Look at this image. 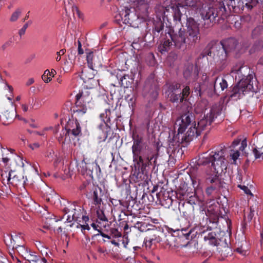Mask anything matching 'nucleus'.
<instances>
[{
  "label": "nucleus",
  "mask_w": 263,
  "mask_h": 263,
  "mask_svg": "<svg viewBox=\"0 0 263 263\" xmlns=\"http://www.w3.org/2000/svg\"><path fill=\"white\" fill-rule=\"evenodd\" d=\"M236 251L242 255H245L246 253V251L243 250L242 248H238L236 249Z\"/></svg>",
  "instance_id": "obj_56"
},
{
  "label": "nucleus",
  "mask_w": 263,
  "mask_h": 263,
  "mask_svg": "<svg viewBox=\"0 0 263 263\" xmlns=\"http://www.w3.org/2000/svg\"><path fill=\"white\" fill-rule=\"evenodd\" d=\"M193 68V65L189 66L184 71L183 74L184 77L188 78L191 76V70H192Z\"/></svg>",
  "instance_id": "obj_44"
},
{
  "label": "nucleus",
  "mask_w": 263,
  "mask_h": 263,
  "mask_svg": "<svg viewBox=\"0 0 263 263\" xmlns=\"http://www.w3.org/2000/svg\"><path fill=\"white\" fill-rule=\"evenodd\" d=\"M71 210L70 215H68L67 218L69 222L72 220H78L83 214V209L81 207L74 204H71Z\"/></svg>",
  "instance_id": "obj_15"
},
{
  "label": "nucleus",
  "mask_w": 263,
  "mask_h": 263,
  "mask_svg": "<svg viewBox=\"0 0 263 263\" xmlns=\"http://www.w3.org/2000/svg\"><path fill=\"white\" fill-rule=\"evenodd\" d=\"M209 243L217 246L218 243L217 242V240L216 239L215 237H214L212 238L211 240L209 241Z\"/></svg>",
  "instance_id": "obj_57"
},
{
  "label": "nucleus",
  "mask_w": 263,
  "mask_h": 263,
  "mask_svg": "<svg viewBox=\"0 0 263 263\" xmlns=\"http://www.w3.org/2000/svg\"><path fill=\"white\" fill-rule=\"evenodd\" d=\"M221 45L228 54H237L239 51V45L237 41L234 38H230L221 42Z\"/></svg>",
  "instance_id": "obj_9"
},
{
  "label": "nucleus",
  "mask_w": 263,
  "mask_h": 263,
  "mask_svg": "<svg viewBox=\"0 0 263 263\" xmlns=\"http://www.w3.org/2000/svg\"><path fill=\"white\" fill-rule=\"evenodd\" d=\"M212 121L213 119L207 115L206 117H204L202 119L200 120L198 122V126L196 127V128L199 130L200 134L202 130L205 129L208 125L211 124Z\"/></svg>",
  "instance_id": "obj_21"
},
{
  "label": "nucleus",
  "mask_w": 263,
  "mask_h": 263,
  "mask_svg": "<svg viewBox=\"0 0 263 263\" xmlns=\"http://www.w3.org/2000/svg\"><path fill=\"white\" fill-rule=\"evenodd\" d=\"M209 180L211 183H218V186L213 185L212 184L210 186L206 188V193L209 196L211 195L214 191L218 190L223 187V181L219 179L217 176H215L214 178H209Z\"/></svg>",
  "instance_id": "obj_16"
},
{
  "label": "nucleus",
  "mask_w": 263,
  "mask_h": 263,
  "mask_svg": "<svg viewBox=\"0 0 263 263\" xmlns=\"http://www.w3.org/2000/svg\"><path fill=\"white\" fill-rule=\"evenodd\" d=\"M87 91L79 92L76 96V105L77 107L86 106L87 104L89 103L91 100V97L87 94Z\"/></svg>",
  "instance_id": "obj_11"
},
{
  "label": "nucleus",
  "mask_w": 263,
  "mask_h": 263,
  "mask_svg": "<svg viewBox=\"0 0 263 263\" xmlns=\"http://www.w3.org/2000/svg\"><path fill=\"white\" fill-rule=\"evenodd\" d=\"M185 189H188L186 184H183L182 186L179 187L177 191V196L178 198L180 200H183L189 197V192Z\"/></svg>",
  "instance_id": "obj_22"
},
{
  "label": "nucleus",
  "mask_w": 263,
  "mask_h": 263,
  "mask_svg": "<svg viewBox=\"0 0 263 263\" xmlns=\"http://www.w3.org/2000/svg\"><path fill=\"white\" fill-rule=\"evenodd\" d=\"M22 108L24 112H27L28 110V106L25 104L22 105Z\"/></svg>",
  "instance_id": "obj_62"
},
{
  "label": "nucleus",
  "mask_w": 263,
  "mask_h": 263,
  "mask_svg": "<svg viewBox=\"0 0 263 263\" xmlns=\"http://www.w3.org/2000/svg\"><path fill=\"white\" fill-rule=\"evenodd\" d=\"M202 88L201 85L198 84L197 86L195 87V91L197 92V95H199V96H201V91Z\"/></svg>",
  "instance_id": "obj_50"
},
{
  "label": "nucleus",
  "mask_w": 263,
  "mask_h": 263,
  "mask_svg": "<svg viewBox=\"0 0 263 263\" xmlns=\"http://www.w3.org/2000/svg\"><path fill=\"white\" fill-rule=\"evenodd\" d=\"M172 40H170L169 39L165 41L162 46H160V49L161 52L162 51H166L169 49V48L172 45Z\"/></svg>",
  "instance_id": "obj_34"
},
{
  "label": "nucleus",
  "mask_w": 263,
  "mask_h": 263,
  "mask_svg": "<svg viewBox=\"0 0 263 263\" xmlns=\"http://www.w3.org/2000/svg\"><path fill=\"white\" fill-rule=\"evenodd\" d=\"M80 227L82 228V231L84 233V231L85 230H89L90 229V228H89V227L88 224H80Z\"/></svg>",
  "instance_id": "obj_55"
},
{
  "label": "nucleus",
  "mask_w": 263,
  "mask_h": 263,
  "mask_svg": "<svg viewBox=\"0 0 263 263\" xmlns=\"http://www.w3.org/2000/svg\"><path fill=\"white\" fill-rule=\"evenodd\" d=\"M16 111L13 107L10 110L3 111L0 114L1 121L4 125H8L13 121Z\"/></svg>",
  "instance_id": "obj_13"
},
{
  "label": "nucleus",
  "mask_w": 263,
  "mask_h": 263,
  "mask_svg": "<svg viewBox=\"0 0 263 263\" xmlns=\"http://www.w3.org/2000/svg\"><path fill=\"white\" fill-rule=\"evenodd\" d=\"M85 168L86 172L89 174H92L93 172L94 169L97 170L98 167V166L96 163H85Z\"/></svg>",
  "instance_id": "obj_31"
},
{
  "label": "nucleus",
  "mask_w": 263,
  "mask_h": 263,
  "mask_svg": "<svg viewBox=\"0 0 263 263\" xmlns=\"http://www.w3.org/2000/svg\"><path fill=\"white\" fill-rule=\"evenodd\" d=\"M219 10L218 11L217 10L214 8H209L207 10L202 12V17L204 20H210V22H213L218 15L224 16L226 8L223 4H219Z\"/></svg>",
  "instance_id": "obj_7"
},
{
  "label": "nucleus",
  "mask_w": 263,
  "mask_h": 263,
  "mask_svg": "<svg viewBox=\"0 0 263 263\" xmlns=\"http://www.w3.org/2000/svg\"><path fill=\"white\" fill-rule=\"evenodd\" d=\"M212 163L214 172L217 174H221L227 167L228 161L226 159L225 150L221 149L205 158L203 164Z\"/></svg>",
  "instance_id": "obj_3"
},
{
  "label": "nucleus",
  "mask_w": 263,
  "mask_h": 263,
  "mask_svg": "<svg viewBox=\"0 0 263 263\" xmlns=\"http://www.w3.org/2000/svg\"><path fill=\"white\" fill-rule=\"evenodd\" d=\"M215 47H213L210 49H205L203 52V56L208 55L210 57L213 56L214 55V52H215Z\"/></svg>",
  "instance_id": "obj_41"
},
{
  "label": "nucleus",
  "mask_w": 263,
  "mask_h": 263,
  "mask_svg": "<svg viewBox=\"0 0 263 263\" xmlns=\"http://www.w3.org/2000/svg\"><path fill=\"white\" fill-rule=\"evenodd\" d=\"M28 25V24L26 23L25 24L23 27H22V28H21L20 31H19V34L20 35V36H22V35H24L25 34V32L26 31V29L27 28Z\"/></svg>",
  "instance_id": "obj_48"
},
{
  "label": "nucleus",
  "mask_w": 263,
  "mask_h": 263,
  "mask_svg": "<svg viewBox=\"0 0 263 263\" xmlns=\"http://www.w3.org/2000/svg\"><path fill=\"white\" fill-rule=\"evenodd\" d=\"M254 212V209L252 208V207H251L250 208V212L248 216V218L249 220H252V217H253V216L254 215V214H253Z\"/></svg>",
  "instance_id": "obj_51"
},
{
  "label": "nucleus",
  "mask_w": 263,
  "mask_h": 263,
  "mask_svg": "<svg viewBox=\"0 0 263 263\" xmlns=\"http://www.w3.org/2000/svg\"><path fill=\"white\" fill-rule=\"evenodd\" d=\"M228 87V84L223 79L216 78L215 80L214 84V90L216 93L220 92V91H223L225 88Z\"/></svg>",
  "instance_id": "obj_19"
},
{
  "label": "nucleus",
  "mask_w": 263,
  "mask_h": 263,
  "mask_svg": "<svg viewBox=\"0 0 263 263\" xmlns=\"http://www.w3.org/2000/svg\"><path fill=\"white\" fill-rule=\"evenodd\" d=\"M34 81L33 78H30L28 80L26 84L27 86H29V85L32 84L34 83Z\"/></svg>",
  "instance_id": "obj_60"
},
{
  "label": "nucleus",
  "mask_w": 263,
  "mask_h": 263,
  "mask_svg": "<svg viewBox=\"0 0 263 263\" xmlns=\"http://www.w3.org/2000/svg\"><path fill=\"white\" fill-rule=\"evenodd\" d=\"M168 35L174 42L175 46L178 48L184 49L187 46L189 47L194 45L188 43L187 35H186L184 31L181 30L179 31L178 34H176L173 36L171 34H168Z\"/></svg>",
  "instance_id": "obj_8"
},
{
  "label": "nucleus",
  "mask_w": 263,
  "mask_h": 263,
  "mask_svg": "<svg viewBox=\"0 0 263 263\" xmlns=\"http://www.w3.org/2000/svg\"><path fill=\"white\" fill-rule=\"evenodd\" d=\"M186 31L185 32L187 37L188 43L195 44L200 39L199 24L192 17L187 18Z\"/></svg>",
  "instance_id": "obj_5"
},
{
  "label": "nucleus",
  "mask_w": 263,
  "mask_h": 263,
  "mask_svg": "<svg viewBox=\"0 0 263 263\" xmlns=\"http://www.w3.org/2000/svg\"><path fill=\"white\" fill-rule=\"evenodd\" d=\"M66 52V49H62L60 50L59 51L57 52V54L58 55L57 57L55 58L57 61H59L61 60V55H63Z\"/></svg>",
  "instance_id": "obj_46"
},
{
  "label": "nucleus",
  "mask_w": 263,
  "mask_h": 263,
  "mask_svg": "<svg viewBox=\"0 0 263 263\" xmlns=\"http://www.w3.org/2000/svg\"><path fill=\"white\" fill-rule=\"evenodd\" d=\"M39 256H37L31 252H26L24 258L29 263H35Z\"/></svg>",
  "instance_id": "obj_29"
},
{
  "label": "nucleus",
  "mask_w": 263,
  "mask_h": 263,
  "mask_svg": "<svg viewBox=\"0 0 263 263\" xmlns=\"http://www.w3.org/2000/svg\"><path fill=\"white\" fill-rule=\"evenodd\" d=\"M222 110V107L219 104H215L211 108L209 117L212 119L219 115Z\"/></svg>",
  "instance_id": "obj_27"
},
{
  "label": "nucleus",
  "mask_w": 263,
  "mask_h": 263,
  "mask_svg": "<svg viewBox=\"0 0 263 263\" xmlns=\"http://www.w3.org/2000/svg\"><path fill=\"white\" fill-rule=\"evenodd\" d=\"M97 251L101 253H104L106 252V250L105 249L101 248V247H98L97 248Z\"/></svg>",
  "instance_id": "obj_61"
},
{
  "label": "nucleus",
  "mask_w": 263,
  "mask_h": 263,
  "mask_svg": "<svg viewBox=\"0 0 263 263\" xmlns=\"http://www.w3.org/2000/svg\"><path fill=\"white\" fill-rule=\"evenodd\" d=\"M21 11L20 9H17L12 14V16L10 18V21L11 22H14V21H16L20 14H21Z\"/></svg>",
  "instance_id": "obj_42"
},
{
  "label": "nucleus",
  "mask_w": 263,
  "mask_h": 263,
  "mask_svg": "<svg viewBox=\"0 0 263 263\" xmlns=\"http://www.w3.org/2000/svg\"><path fill=\"white\" fill-rule=\"evenodd\" d=\"M240 141H241V139L237 138V139H235V140H234L233 141V142H232V145L234 146H236V145L239 144V143H240Z\"/></svg>",
  "instance_id": "obj_58"
},
{
  "label": "nucleus",
  "mask_w": 263,
  "mask_h": 263,
  "mask_svg": "<svg viewBox=\"0 0 263 263\" xmlns=\"http://www.w3.org/2000/svg\"><path fill=\"white\" fill-rule=\"evenodd\" d=\"M217 245V250L219 252H221V254H223L224 255L226 253H228L230 250L229 244L226 242V239L224 240L220 239Z\"/></svg>",
  "instance_id": "obj_23"
},
{
  "label": "nucleus",
  "mask_w": 263,
  "mask_h": 263,
  "mask_svg": "<svg viewBox=\"0 0 263 263\" xmlns=\"http://www.w3.org/2000/svg\"><path fill=\"white\" fill-rule=\"evenodd\" d=\"M208 104V102L206 100H202L198 102L196 105L197 111L200 112L206 109Z\"/></svg>",
  "instance_id": "obj_30"
},
{
  "label": "nucleus",
  "mask_w": 263,
  "mask_h": 263,
  "mask_svg": "<svg viewBox=\"0 0 263 263\" xmlns=\"http://www.w3.org/2000/svg\"><path fill=\"white\" fill-rule=\"evenodd\" d=\"M78 53L79 54H83L84 52H83V50L82 49V47H78Z\"/></svg>",
  "instance_id": "obj_64"
},
{
  "label": "nucleus",
  "mask_w": 263,
  "mask_h": 263,
  "mask_svg": "<svg viewBox=\"0 0 263 263\" xmlns=\"http://www.w3.org/2000/svg\"><path fill=\"white\" fill-rule=\"evenodd\" d=\"M77 109L73 110V115L74 116L75 122H79L85 120L87 118V106H81V107H77Z\"/></svg>",
  "instance_id": "obj_18"
},
{
  "label": "nucleus",
  "mask_w": 263,
  "mask_h": 263,
  "mask_svg": "<svg viewBox=\"0 0 263 263\" xmlns=\"http://www.w3.org/2000/svg\"><path fill=\"white\" fill-rule=\"evenodd\" d=\"M71 210V204L70 205L69 208H65L63 209V211L66 214L69 213V215H70Z\"/></svg>",
  "instance_id": "obj_59"
},
{
  "label": "nucleus",
  "mask_w": 263,
  "mask_h": 263,
  "mask_svg": "<svg viewBox=\"0 0 263 263\" xmlns=\"http://www.w3.org/2000/svg\"><path fill=\"white\" fill-rule=\"evenodd\" d=\"M238 187L241 189V190H243L245 193L247 194H251L250 190L249 189V188L245 186V185H238Z\"/></svg>",
  "instance_id": "obj_47"
},
{
  "label": "nucleus",
  "mask_w": 263,
  "mask_h": 263,
  "mask_svg": "<svg viewBox=\"0 0 263 263\" xmlns=\"http://www.w3.org/2000/svg\"><path fill=\"white\" fill-rule=\"evenodd\" d=\"M129 14L130 10L127 8H125L124 10L122 11L120 15L124 23L132 25V21L129 18Z\"/></svg>",
  "instance_id": "obj_25"
},
{
  "label": "nucleus",
  "mask_w": 263,
  "mask_h": 263,
  "mask_svg": "<svg viewBox=\"0 0 263 263\" xmlns=\"http://www.w3.org/2000/svg\"><path fill=\"white\" fill-rule=\"evenodd\" d=\"M180 6L178 4L177 6H171L170 9L172 11L173 16L175 21L181 22V13L179 9Z\"/></svg>",
  "instance_id": "obj_26"
},
{
  "label": "nucleus",
  "mask_w": 263,
  "mask_h": 263,
  "mask_svg": "<svg viewBox=\"0 0 263 263\" xmlns=\"http://www.w3.org/2000/svg\"><path fill=\"white\" fill-rule=\"evenodd\" d=\"M155 240H157V241H159L156 235H154L153 236H151L149 237H147L145 239V247L150 248L151 247L152 242Z\"/></svg>",
  "instance_id": "obj_33"
},
{
  "label": "nucleus",
  "mask_w": 263,
  "mask_h": 263,
  "mask_svg": "<svg viewBox=\"0 0 263 263\" xmlns=\"http://www.w3.org/2000/svg\"><path fill=\"white\" fill-rule=\"evenodd\" d=\"M21 202L22 204H23L25 206H27L29 205L30 203L32 202V200L29 196H26V199L23 198V199H21Z\"/></svg>",
  "instance_id": "obj_45"
},
{
  "label": "nucleus",
  "mask_w": 263,
  "mask_h": 263,
  "mask_svg": "<svg viewBox=\"0 0 263 263\" xmlns=\"http://www.w3.org/2000/svg\"><path fill=\"white\" fill-rule=\"evenodd\" d=\"M242 1L249 9H252L258 3L257 0H242Z\"/></svg>",
  "instance_id": "obj_35"
},
{
  "label": "nucleus",
  "mask_w": 263,
  "mask_h": 263,
  "mask_svg": "<svg viewBox=\"0 0 263 263\" xmlns=\"http://www.w3.org/2000/svg\"><path fill=\"white\" fill-rule=\"evenodd\" d=\"M231 73L236 74L235 78L240 79L237 84L231 88L227 95V102L231 100L237 101L240 99L245 92L253 89L252 79L253 75L250 73V69L247 66H240L238 69L233 67Z\"/></svg>",
  "instance_id": "obj_1"
},
{
  "label": "nucleus",
  "mask_w": 263,
  "mask_h": 263,
  "mask_svg": "<svg viewBox=\"0 0 263 263\" xmlns=\"http://www.w3.org/2000/svg\"><path fill=\"white\" fill-rule=\"evenodd\" d=\"M132 152L135 160L143 166L149 165L154 157L151 149L144 142L143 137L138 135L133 136Z\"/></svg>",
  "instance_id": "obj_2"
},
{
  "label": "nucleus",
  "mask_w": 263,
  "mask_h": 263,
  "mask_svg": "<svg viewBox=\"0 0 263 263\" xmlns=\"http://www.w3.org/2000/svg\"><path fill=\"white\" fill-rule=\"evenodd\" d=\"M102 196L103 193L100 187H96L93 191L92 198L93 199V204L97 206L98 208H100V206L102 203Z\"/></svg>",
  "instance_id": "obj_20"
},
{
  "label": "nucleus",
  "mask_w": 263,
  "mask_h": 263,
  "mask_svg": "<svg viewBox=\"0 0 263 263\" xmlns=\"http://www.w3.org/2000/svg\"><path fill=\"white\" fill-rule=\"evenodd\" d=\"M229 54L222 46H216L215 52L214 53V60L217 62H221L225 60Z\"/></svg>",
  "instance_id": "obj_17"
},
{
  "label": "nucleus",
  "mask_w": 263,
  "mask_h": 263,
  "mask_svg": "<svg viewBox=\"0 0 263 263\" xmlns=\"http://www.w3.org/2000/svg\"><path fill=\"white\" fill-rule=\"evenodd\" d=\"M192 118H193L192 113L188 111L182 115L180 119L177 120V122H178L179 125V133H183L186 126L191 123Z\"/></svg>",
  "instance_id": "obj_12"
},
{
  "label": "nucleus",
  "mask_w": 263,
  "mask_h": 263,
  "mask_svg": "<svg viewBox=\"0 0 263 263\" xmlns=\"http://www.w3.org/2000/svg\"><path fill=\"white\" fill-rule=\"evenodd\" d=\"M200 133L196 128V124L194 126H191L186 133L183 135V133H179L178 130V134L174 136L173 140L175 142V144L179 145L180 143H188L195 137L200 135Z\"/></svg>",
  "instance_id": "obj_6"
},
{
  "label": "nucleus",
  "mask_w": 263,
  "mask_h": 263,
  "mask_svg": "<svg viewBox=\"0 0 263 263\" xmlns=\"http://www.w3.org/2000/svg\"><path fill=\"white\" fill-rule=\"evenodd\" d=\"M39 146L40 145H39V143H34L32 145H30V147L32 149H34L35 148H38L39 147Z\"/></svg>",
  "instance_id": "obj_63"
},
{
  "label": "nucleus",
  "mask_w": 263,
  "mask_h": 263,
  "mask_svg": "<svg viewBox=\"0 0 263 263\" xmlns=\"http://www.w3.org/2000/svg\"><path fill=\"white\" fill-rule=\"evenodd\" d=\"M127 79H129L128 75H124L120 79L121 84L124 87H127L129 84V82L127 81Z\"/></svg>",
  "instance_id": "obj_40"
},
{
  "label": "nucleus",
  "mask_w": 263,
  "mask_h": 263,
  "mask_svg": "<svg viewBox=\"0 0 263 263\" xmlns=\"http://www.w3.org/2000/svg\"><path fill=\"white\" fill-rule=\"evenodd\" d=\"M50 76L51 73L50 71L48 69H47L44 71V74L42 75V79L45 83H48L52 80L51 78L50 77Z\"/></svg>",
  "instance_id": "obj_37"
},
{
  "label": "nucleus",
  "mask_w": 263,
  "mask_h": 263,
  "mask_svg": "<svg viewBox=\"0 0 263 263\" xmlns=\"http://www.w3.org/2000/svg\"><path fill=\"white\" fill-rule=\"evenodd\" d=\"M215 236L212 233L209 234L207 236H205L204 237V240H211L212 238H214Z\"/></svg>",
  "instance_id": "obj_53"
},
{
  "label": "nucleus",
  "mask_w": 263,
  "mask_h": 263,
  "mask_svg": "<svg viewBox=\"0 0 263 263\" xmlns=\"http://www.w3.org/2000/svg\"><path fill=\"white\" fill-rule=\"evenodd\" d=\"M92 68H91V69H89L88 70H85L84 71H82V77H83V78L86 80L87 79L88 80H91V79H92L93 78V77H94V74L92 73Z\"/></svg>",
  "instance_id": "obj_32"
},
{
  "label": "nucleus",
  "mask_w": 263,
  "mask_h": 263,
  "mask_svg": "<svg viewBox=\"0 0 263 263\" xmlns=\"http://www.w3.org/2000/svg\"><path fill=\"white\" fill-rule=\"evenodd\" d=\"M179 3H178L180 7H193L196 5V0H179Z\"/></svg>",
  "instance_id": "obj_28"
},
{
  "label": "nucleus",
  "mask_w": 263,
  "mask_h": 263,
  "mask_svg": "<svg viewBox=\"0 0 263 263\" xmlns=\"http://www.w3.org/2000/svg\"><path fill=\"white\" fill-rule=\"evenodd\" d=\"M0 156L2 157L3 161L7 163L10 158L14 159L16 163H23L21 158L17 155H13L9 150L0 147Z\"/></svg>",
  "instance_id": "obj_14"
},
{
  "label": "nucleus",
  "mask_w": 263,
  "mask_h": 263,
  "mask_svg": "<svg viewBox=\"0 0 263 263\" xmlns=\"http://www.w3.org/2000/svg\"><path fill=\"white\" fill-rule=\"evenodd\" d=\"M247 146V138H245L241 141V145L239 149L241 151H243Z\"/></svg>",
  "instance_id": "obj_49"
},
{
  "label": "nucleus",
  "mask_w": 263,
  "mask_h": 263,
  "mask_svg": "<svg viewBox=\"0 0 263 263\" xmlns=\"http://www.w3.org/2000/svg\"><path fill=\"white\" fill-rule=\"evenodd\" d=\"M87 57H86V59H87V63L89 65V67H91L92 66V60H93V52H89L88 53H87Z\"/></svg>",
  "instance_id": "obj_43"
},
{
  "label": "nucleus",
  "mask_w": 263,
  "mask_h": 263,
  "mask_svg": "<svg viewBox=\"0 0 263 263\" xmlns=\"http://www.w3.org/2000/svg\"><path fill=\"white\" fill-rule=\"evenodd\" d=\"M73 123H74L73 122H69L68 123L67 127L68 128L67 129V133H69L70 131H71V133L73 136H79L81 133V127L80 126L79 123L78 122H74L76 128H73V129H71L70 128L71 124H73Z\"/></svg>",
  "instance_id": "obj_24"
},
{
  "label": "nucleus",
  "mask_w": 263,
  "mask_h": 263,
  "mask_svg": "<svg viewBox=\"0 0 263 263\" xmlns=\"http://www.w3.org/2000/svg\"><path fill=\"white\" fill-rule=\"evenodd\" d=\"M262 48H263V40H259L255 42L251 49V51L255 52Z\"/></svg>",
  "instance_id": "obj_36"
},
{
  "label": "nucleus",
  "mask_w": 263,
  "mask_h": 263,
  "mask_svg": "<svg viewBox=\"0 0 263 263\" xmlns=\"http://www.w3.org/2000/svg\"><path fill=\"white\" fill-rule=\"evenodd\" d=\"M97 216H98V218L102 220V221H107L108 220H107V218L106 217V216H105L104 215V212L101 210V209H99L97 211Z\"/></svg>",
  "instance_id": "obj_38"
},
{
  "label": "nucleus",
  "mask_w": 263,
  "mask_h": 263,
  "mask_svg": "<svg viewBox=\"0 0 263 263\" xmlns=\"http://www.w3.org/2000/svg\"><path fill=\"white\" fill-rule=\"evenodd\" d=\"M230 154L231 158L233 160V163H235L236 161L238 158L240 153L238 151H232Z\"/></svg>",
  "instance_id": "obj_39"
},
{
  "label": "nucleus",
  "mask_w": 263,
  "mask_h": 263,
  "mask_svg": "<svg viewBox=\"0 0 263 263\" xmlns=\"http://www.w3.org/2000/svg\"><path fill=\"white\" fill-rule=\"evenodd\" d=\"M111 231L116 237H119L121 236V233L117 229H112Z\"/></svg>",
  "instance_id": "obj_52"
},
{
  "label": "nucleus",
  "mask_w": 263,
  "mask_h": 263,
  "mask_svg": "<svg viewBox=\"0 0 263 263\" xmlns=\"http://www.w3.org/2000/svg\"><path fill=\"white\" fill-rule=\"evenodd\" d=\"M35 263H47V260L45 258L39 257Z\"/></svg>",
  "instance_id": "obj_54"
},
{
  "label": "nucleus",
  "mask_w": 263,
  "mask_h": 263,
  "mask_svg": "<svg viewBox=\"0 0 263 263\" xmlns=\"http://www.w3.org/2000/svg\"><path fill=\"white\" fill-rule=\"evenodd\" d=\"M253 145L254 147L253 149V153L255 159L263 157V132L257 135Z\"/></svg>",
  "instance_id": "obj_10"
},
{
  "label": "nucleus",
  "mask_w": 263,
  "mask_h": 263,
  "mask_svg": "<svg viewBox=\"0 0 263 263\" xmlns=\"http://www.w3.org/2000/svg\"><path fill=\"white\" fill-rule=\"evenodd\" d=\"M190 93V88L189 86H186L181 90V85L177 83L170 85L165 91L168 99L173 103L182 102L183 100H186Z\"/></svg>",
  "instance_id": "obj_4"
}]
</instances>
